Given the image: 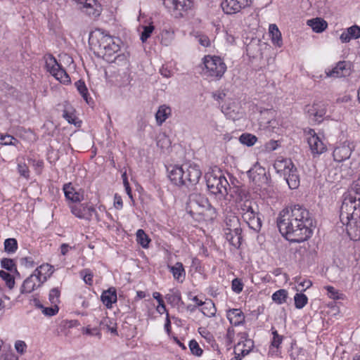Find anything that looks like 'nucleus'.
<instances>
[{
	"label": "nucleus",
	"instance_id": "9b49d317",
	"mask_svg": "<svg viewBox=\"0 0 360 360\" xmlns=\"http://www.w3.org/2000/svg\"><path fill=\"white\" fill-rule=\"evenodd\" d=\"M252 3V0H223L221 6L225 13L232 15L250 6Z\"/></svg>",
	"mask_w": 360,
	"mask_h": 360
},
{
	"label": "nucleus",
	"instance_id": "49530a36",
	"mask_svg": "<svg viewBox=\"0 0 360 360\" xmlns=\"http://www.w3.org/2000/svg\"><path fill=\"white\" fill-rule=\"evenodd\" d=\"M80 276L82 277L84 282L89 285H93L94 274L89 269H84L80 272Z\"/></svg>",
	"mask_w": 360,
	"mask_h": 360
},
{
	"label": "nucleus",
	"instance_id": "052dcab7",
	"mask_svg": "<svg viewBox=\"0 0 360 360\" xmlns=\"http://www.w3.org/2000/svg\"><path fill=\"white\" fill-rule=\"evenodd\" d=\"M273 334V340L271 342V345L274 347L278 348L282 342L283 337L278 335L277 330H274L272 332Z\"/></svg>",
	"mask_w": 360,
	"mask_h": 360
},
{
	"label": "nucleus",
	"instance_id": "2eb2a0df",
	"mask_svg": "<svg viewBox=\"0 0 360 360\" xmlns=\"http://www.w3.org/2000/svg\"><path fill=\"white\" fill-rule=\"evenodd\" d=\"M71 212L79 219L90 220L96 211L94 207L87 203L73 205L70 207Z\"/></svg>",
	"mask_w": 360,
	"mask_h": 360
},
{
	"label": "nucleus",
	"instance_id": "0e129e2a",
	"mask_svg": "<svg viewBox=\"0 0 360 360\" xmlns=\"http://www.w3.org/2000/svg\"><path fill=\"white\" fill-rule=\"evenodd\" d=\"M21 264L27 268L33 267L35 264L33 259L31 257H25L21 259Z\"/></svg>",
	"mask_w": 360,
	"mask_h": 360
},
{
	"label": "nucleus",
	"instance_id": "37998d69",
	"mask_svg": "<svg viewBox=\"0 0 360 360\" xmlns=\"http://www.w3.org/2000/svg\"><path fill=\"white\" fill-rule=\"evenodd\" d=\"M0 277L2 278L3 281H5L6 285L10 289H13L15 285V278L14 277L10 274L9 273L1 270L0 271Z\"/></svg>",
	"mask_w": 360,
	"mask_h": 360
},
{
	"label": "nucleus",
	"instance_id": "c756f323",
	"mask_svg": "<svg viewBox=\"0 0 360 360\" xmlns=\"http://www.w3.org/2000/svg\"><path fill=\"white\" fill-rule=\"evenodd\" d=\"M242 231H225L224 236L226 240L236 248H238L241 245Z\"/></svg>",
	"mask_w": 360,
	"mask_h": 360
},
{
	"label": "nucleus",
	"instance_id": "7c9ffc66",
	"mask_svg": "<svg viewBox=\"0 0 360 360\" xmlns=\"http://www.w3.org/2000/svg\"><path fill=\"white\" fill-rule=\"evenodd\" d=\"M307 23L316 33H321L328 27L327 22L319 18L308 20Z\"/></svg>",
	"mask_w": 360,
	"mask_h": 360
},
{
	"label": "nucleus",
	"instance_id": "e433bc0d",
	"mask_svg": "<svg viewBox=\"0 0 360 360\" xmlns=\"http://www.w3.org/2000/svg\"><path fill=\"white\" fill-rule=\"evenodd\" d=\"M257 141V136L249 133H243L239 137V141L248 147L254 146Z\"/></svg>",
	"mask_w": 360,
	"mask_h": 360
},
{
	"label": "nucleus",
	"instance_id": "c9c22d12",
	"mask_svg": "<svg viewBox=\"0 0 360 360\" xmlns=\"http://www.w3.org/2000/svg\"><path fill=\"white\" fill-rule=\"evenodd\" d=\"M75 112V110L71 105L68 104L65 105L63 111V117L68 122V123L76 124V116Z\"/></svg>",
	"mask_w": 360,
	"mask_h": 360
},
{
	"label": "nucleus",
	"instance_id": "bb28decb",
	"mask_svg": "<svg viewBox=\"0 0 360 360\" xmlns=\"http://www.w3.org/2000/svg\"><path fill=\"white\" fill-rule=\"evenodd\" d=\"M34 271L42 282L45 283L53 274L54 269L53 266L49 264H43L36 268Z\"/></svg>",
	"mask_w": 360,
	"mask_h": 360
},
{
	"label": "nucleus",
	"instance_id": "4c0bfd02",
	"mask_svg": "<svg viewBox=\"0 0 360 360\" xmlns=\"http://www.w3.org/2000/svg\"><path fill=\"white\" fill-rule=\"evenodd\" d=\"M4 250L8 254L15 253L18 248V242L15 238H10L4 240Z\"/></svg>",
	"mask_w": 360,
	"mask_h": 360
},
{
	"label": "nucleus",
	"instance_id": "0eeeda50",
	"mask_svg": "<svg viewBox=\"0 0 360 360\" xmlns=\"http://www.w3.org/2000/svg\"><path fill=\"white\" fill-rule=\"evenodd\" d=\"M202 75L212 81L220 79L226 71V65L219 56H205L203 58Z\"/></svg>",
	"mask_w": 360,
	"mask_h": 360
},
{
	"label": "nucleus",
	"instance_id": "f3484780",
	"mask_svg": "<svg viewBox=\"0 0 360 360\" xmlns=\"http://www.w3.org/2000/svg\"><path fill=\"white\" fill-rule=\"evenodd\" d=\"M308 143L311 153L314 155H320L326 150V146L321 138L315 133L314 129H309Z\"/></svg>",
	"mask_w": 360,
	"mask_h": 360
},
{
	"label": "nucleus",
	"instance_id": "de8ad7c7",
	"mask_svg": "<svg viewBox=\"0 0 360 360\" xmlns=\"http://www.w3.org/2000/svg\"><path fill=\"white\" fill-rule=\"evenodd\" d=\"M143 31L141 32L140 39L142 42H145L150 37L155 27L153 25H145L142 27Z\"/></svg>",
	"mask_w": 360,
	"mask_h": 360
},
{
	"label": "nucleus",
	"instance_id": "13d9d810",
	"mask_svg": "<svg viewBox=\"0 0 360 360\" xmlns=\"http://www.w3.org/2000/svg\"><path fill=\"white\" fill-rule=\"evenodd\" d=\"M312 285V282L310 280H304L297 281V291H305Z\"/></svg>",
	"mask_w": 360,
	"mask_h": 360
},
{
	"label": "nucleus",
	"instance_id": "7ed1b4c3",
	"mask_svg": "<svg viewBox=\"0 0 360 360\" xmlns=\"http://www.w3.org/2000/svg\"><path fill=\"white\" fill-rule=\"evenodd\" d=\"M89 44L106 60L112 61L111 57L120 51V39L114 38L102 30H96L89 35Z\"/></svg>",
	"mask_w": 360,
	"mask_h": 360
},
{
	"label": "nucleus",
	"instance_id": "680f3d73",
	"mask_svg": "<svg viewBox=\"0 0 360 360\" xmlns=\"http://www.w3.org/2000/svg\"><path fill=\"white\" fill-rule=\"evenodd\" d=\"M198 43L204 46V47H208L210 46V40L209 37L205 34H200L197 37Z\"/></svg>",
	"mask_w": 360,
	"mask_h": 360
},
{
	"label": "nucleus",
	"instance_id": "5701e85b",
	"mask_svg": "<svg viewBox=\"0 0 360 360\" xmlns=\"http://www.w3.org/2000/svg\"><path fill=\"white\" fill-rule=\"evenodd\" d=\"M101 300L103 304L108 309H111L112 304L117 302V292L114 288H110L107 290H104L101 296Z\"/></svg>",
	"mask_w": 360,
	"mask_h": 360
},
{
	"label": "nucleus",
	"instance_id": "ddd939ff",
	"mask_svg": "<svg viewBox=\"0 0 360 360\" xmlns=\"http://www.w3.org/2000/svg\"><path fill=\"white\" fill-rule=\"evenodd\" d=\"M354 149V145L352 142H344L340 144L333 150L334 160L341 162L349 159Z\"/></svg>",
	"mask_w": 360,
	"mask_h": 360
},
{
	"label": "nucleus",
	"instance_id": "473e14b6",
	"mask_svg": "<svg viewBox=\"0 0 360 360\" xmlns=\"http://www.w3.org/2000/svg\"><path fill=\"white\" fill-rule=\"evenodd\" d=\"M269 34L274 45L281 47L283 45L282 37L280 30L276 24H271L269 28Z\"/></svg>",
	"mask_w": 360,
	"mask_h": 360
},
{
	"label": "nucleus",
	"instance_id": "a211bd4d",
	"mask_svg": "<svg viewBox=\"0 0 360 360\" xmlns=\"http://www.w3.org/2000/svg\"><path fill=\"white\" fill-rule=\"evenodd\" d=\"M306 112L310 119L320 123L323 120L326 110L323 103H314L312 105L306 106Z\"/></svg>",
	"mask_w": 360,
	"mask_h": 360
},
{
	"label": "nucleus",
	"instance_id": "393cba45",
	"mask_svg": "<svg viewBox=\"0 0 360 360\" xmlns=\"http://www.w3.org/2000/svg\"><path fill=\"white\" fill-rule=\"evenodd\" d=\"M31 302L36 308L41 309L42 314L46 316H53L59 311L58 305L53 304L50 307H44L38 298H33Z\"/></svg>",
	"mask_w": 360,
	"mask_h": 360
},
{
	"label": "nucleus",
	"instance_id": "20e7f679",
	"mask_svg": "<svg viewBox=\"0 0 360 360\" xmlns=\"http://www.w3.org/2000/svg\"><path fill=\"white\" fill-rule=\"evenodd\" d=\"M359 217L360 196L352 191L345 193L340 209V222L345 225Z\"/></svg>",
	"mask_w": 360,
	"mask_h": 360
},
{
	"label": "nucleus",
	"instance_id": "f03ea898",
	"mask_svg": "<svg viewBox=\"0 0 360 360\" xmlns=\"http://www.w3.org/2000/svg\"><path fill=\"white\" fill-rule=\"evenodd\" d=\"M167 171L169 180L178 186L195 185L202 175L199 166L191 162L171 166Z\"/></svg>",
	"mask_w": 360,
	"mask_h": 360
},
{
	"label": "nucleus",
	"instance_id": "3c124183",
	"mask_svg": "<svg viewBox=\"0 0 360 360\" xmlns=\"http://www.w3.org/2000/svg\"><path fill=\"white\" fill-rule=\"evenodd\" d=\"M173 33L169 31H163L161 34V44L165 46H169L173 40Z\"/></svg>",
	"mask_w": 360,
	"mask_h": 360
},
{
	"label": "nucleus",
	"instance_id": "dca6fc26",
	"mask_svg": "<svg viewBox=\"0 0 360 360\" xmlns=\"http://www.w3.org/2000/svg\"><path fill=\"white\" fill-rule=\"evenodd\" d=\"M44 283L37 276L34 271L32 272L23 282L20 287L21 294L31 293L40 288Z\"/></svg>",
	"mask_w": 360,
	"mask_h": 360
},
{
	"label": "nucleus",
	"instance_id": "603ef678",
	"mask_svg": "<svg viewBox=\"0 0 360 360\" xmlns=\"http://www.w3.org/2000/svg\"><path fill=\"white\" fill-rule=\"evenodd\" d=\"M168 302L177 304L181 300V295L179 292H172L165 296Z\"/></svg>",
	"mask_w": 360,
	"mask_h": 360
},
{
	"label": "nucleus",
	"instance_id": "6ab92c4d",
	"mask_svg": "<svg viewBox=\"0 0 360 360\" xmlns=\"http://www.w3.org/2000/svg\"><path fill=\"white\" fill-rule=\"evenodd\" d=\"M63 190L65 198L72 202H80L84 200L83 194L79 191H77L71 183L65 184Z\"/></svg>",
	"mask_w": 360,
	"mask_h": 360
},
{
	"label": "nucleus",
	"instance_id": "a18cd8bd",
	"mask_svg": "<svg viewBox=\"0 0 360 360\" xmlns=\"http://www.w3.org/2000/svg\"><path fill=\"white\" fill-rule=\"evenodd\" d=\"M1 266L8 271L18 273L16 265L12 259L3 258L1 260Z\"/></svg>",
	"mask_w": 360,
	"mask_h": 360
},
{
	"label": "nucleus",
	"instance_id": "58836bf2",
	"mask_svg": "<svg viewBox=\"0 0 360 360\" xmlns=\"http://www.w3.org/2000/svg\"><path fill=\"white\" fill-rule=\"evenodd\" d=\"M272 300L278 304H282L286 302L288 298V292L284 289H281L273 293Z\"/></svg>",
	"mask_w": 360,
	"mask_h": 360
},
{
	"label": "nucleus",
	"instance_id": "864d4df0",
	"mask_svg": "<svg viewBox=\"0 0 360 360\" xmlns=\"http://www.w3.org/2000/svg\"><path fill=\"white\" fill-rule=\"evenodd\" d=\"M222 112L228 118L233 120L239 119L240 117L238 111L236 112L234 109L231 110V107L229 106L226 108L223 107Z\"/></svg>",
	"mask_w": 360,
	"mask_h": 360
},
{
	"label": "nucleus",
	"instance_id": "9d476101",
	"mask_svg": "<svg viewBox=\"0 0 360 360\" xmlns=\"http://www.w3.org/2000/svg\"><path fill=\"white\" fill-rule=\"evenodd\" d=\"M165 8L175 17L183 16V13L193 6L192 0H162Z\"/></svg>",
	"mask_w": 360,
	"mask_h": 360
},
{
	"label": "nucleus",
	"instance_id": "39448f33",
	"mask_svg": "<svg viewBox=\"0 0 360 360\" xmlns=\"http://www.w3.org/2000/svg\"><path fill=\"white\" fill-rule=\"evenodd\" d=\"M186 209L193 217L197 215H203L213 219L217 216L216 209L210 205L208 199L204 195L198 193H193L189 195Z\"/></svg>",
	"mask_w": 360,
	"mask_h": 360
},
{
	"label": "nucleus",
	"instance_id": "79ce46f5",
	"mask_svg": "<svg viewBox=\"0 0 360 360\" xmlns=\"http://www.w3.org/2000/svg\"><path fill=\"white\" fill-rule=\"evenodd\" d=\"M295 306L297 309H302L308 302V297L306 295L300 292L296 293L294 297Z\"/></svg>",
	"mask_w": 360,
	"mask_h": 360
},
{
	"label": "nucleus",
	"instance_id": "5fc2aeb1",
	"mask_svg": "<svg viewBox=\"0 0 360 360\" xmlns=\"http://www.w3.org/2000/svg\"><path fill=\"white\" fill-rule=\"evenodd\" d=\"M231 289L234 292L237 294H239L243 291V283L240 278H236L232 281Z\"/></svg>",
	"mask_w": 360,
	"mask_h": 360
},
{
	"label": "nucleus",
	"instance_id": "bf43d9fd",
	"mask_svg": "<svg viewBox=\"0 0 360 360\" xmlns=\"http://www.w3.org/2000/svg\"><path fill=\"white\" fill-rule=\"evenodd\" d=\"M352 39L360 38V27L357 25H352L347 29Z\"/></svg>",
	"mask_w": 360,
	"mask_h": 360
},
{
	"label": "nucleus",
	"instance_id": "a19ab883",
	"mask_svg": "<svg viewBox=\"0 0 360 360\" xmlns=\"http://www.w3.org/2000/svg\"><path fill=\"white\" fill-rule=\"evenodd\" d=\"M75 85L83 98L89 103V92L85 82L80 79L77 81Z\"/></svg>",
	"mask_w": 360,
	"mask_h": 360
},
{
	"label": "nucleus",
	"instance_id": "1a4fd4ad",
	"mask_svg": "<svg viewBox=\"0 0 360 360\" xmlns=\"http://www.w3.org/2000/svg\"><path fill=\"white\" fill-rule=\"evenodd\" d=\"M206 183L210 193L221 195L228 194V188H230V186L224 176L209 174L206 176Z\"/></svg>",
	"mask_w": 360,
	"mask_h": 360
},
{
	"label": "nucleus",
	"instance_id": "423d86ee",
	"mask_svg": "<svg viewBox=\"0 0 360 360\" xmlns=\"http://www.w3.org/2000/svg\"><path fill=\"white\" fill-rule=\"evenodd\" d=\"M239 212L250 229L258 232L262 225L259 205L252 200H245L239 202Z\"/></svg>",
	"mask_w": 360,
	"mask_h": 360
},
{
	"label": "nucleus",
	"instance_id": "8fccbe9b",
	"mask_svg": "<svg viewBox=\"0 0 360 360\" xmlns=\"http://www.w3.org/2000/svg\"><path fill=\"white\" fill-rule=\"evenodd\" d=\"M189 348L191 353L197 356H200L202 354V349L200 347L198 343L195 340H191L189 342Z\"/></svg>",
	"mask_w": 360,
	"mask_h": 360
},
{
	"label": "nucleus",
	"instance_id": "e2e57ef3",
	"mask_svg": "<svg viewBox=\"0 0 360 360\" xmlns=\"http://www.w3.org/2000/svg\"><path fill=\"white\" fill-rule=\"evenodd\" d=\"M27 348V345L24 341L17 340L15 343V349L20 354H23Z\"/></svg>",
	"mask_w": 360,
	"mask_h": 360
},
{
	"label": "nucleus",
	"instance_id": "ea45409f",
	"mask_svg": "<svg viewBox=\"0 0 360 360\" xmlns=\"http://www.w3.org/2000/svg\"><path fill=\"white\" fill-rule=\"evenodd\" d=\"M324 288L327 290V295L329 298L338 300H344L345 295L340 292L339 290H336L334 287L330 285L325 286Z\"/></svg>",
	"mask_w": 360,
	"mask_h": 360
},
{
	"label": "nucleus",
	"instance_id": "412c9836",
	"mask_svg": "<svg viewBox=\"0 0 360 360\" xmlns=\"http://www.w3.org/2000/svg\"><path fill=\"white\" fill-rule=\"evenodd\" d=\"M226 317L231 325L238 326L245 321V316L240 309H232L227 311Z\"/></svg>",
	"mask_w": 360,
	"mask_h": 360
},
{
	"label": "nucleus",
	"instance_id": "f257e3e1",
	"mask_svg": "<svg viewBox=\"0 0 360 360\" xmlns=\"http://www.w3.org/2000/svg\"><path fill=\"white\" fill-rule=\"evenodd\" d=\"M276 222L281 235L291 243H300L312 236L313 218L309 210L300 205L281 211Z\"/></svg>",
	"mask_w": 360,
	"mask_h": 360
},
{
	"label": "nucleus",
	"instance_id": "69168bd1",
	"mask_svg": "<svg viewBox=\"0 0 360 360\" xmlns=\"http://www.w3.org/2000/svg\"><path fill=\"white\" fill-rule=\"evenodd\" d=\"M1 360H19V359H18V357L13 352H6V353L1 354Z\"/></svg>",
	"mask_w": 360,
	"mask_h": 360
},
{
	"label": "nucleus",
	"instance_id": "4468645a",
	"mask_svg": "<svg viewBox=\"0 0 360 360\" xmlns=\"http://www.w3.org/2000/svg\"><path fill=\"white\" fill-rule=\"evenodd\" d=\"M351 72V63L345 60L339 61L331 70H326L327 77L334 78L347 77Z\"/></svg>",
	"mask_w": 360,
	"mask_h": 360
},
{
	"label": "nucleus",
	"instance_id": "cd10ccee",
	"mask_svg": "<svg viewBox=\"0 0 360 360\" xmlns=\"http://www.w3.org/2000/svg\"><path fill=\"white\" fill-rule=\"evenodd\" d=\"M171 108L165 104L160 105L155 113V120L158 126H161L171 115Z\"/></svg>",
	"mask_w": 360,
	"mask_h": 360
},
{
	"label": "nucleus",
	"instance_id": "a878e982",
	"mask_svg": "<svg viewBox=\"0 0 360 360\" xmlns=\"http://www.w3.org/2000/svg\"><path fill=\"white\" fill-rule=\"evenodd\" d=\"M293 166L294 165L290 159L283 158H278L274 164L276 172L282 175H284L287 170L292 169Z\"/></svg>",
	"mask_w": 360,
	"mask_h": 360
},
{
	"label": "nucleus",
	"instance_id": "338daca9",
	"mask_svg": "<svg viewBox=\"0 0 360 360\" xmlns=\"http://www.w3.org/2000/svg\"><path fill=\"white\" fill-rule=\"evenodd\" d=\"M352 37L349 34L347 30H345L340 36V39L342 43H347L352 39Z\"/></svg>",
	"mask_w": 360,
	"mask_h": 360
},
{
	"label": "nucleus",
	"instance_id": "f704fd0d",
	"mask_svg": "<svg viewBox=\"0 0 360 360\" xmlns=\"http://www.w3.org/2000/svg\"><path fill=\"white\" fill-rule=\"evenodd\" d=\"M137 243L143 248H148L150 242L148 236L143 229H138L136 233Z\"/></svg>",
	"mask_w": 360,
	"mask_h": 360
},
{
	"label": "nucleus",
	"instance_id": "6e6d98bb",
	"mask_svg": "<svg viewBox=\"0 0 360 360\" xmlns=\"http://www.w3.org/2000/svg\"><path fill=\"white\" fill-rule=\"evenodd\" d=\"M18 172L20 176L28 179L30 176L29 168L25 163H19L18 165Z\"/></svg>",
	"mask_w": 360,
	"mask_h": 360
},
{
	"label": "nucleus",
	"instance_id": "09e8293b",
	"mask_svg": "<svg viewBox=\"0 0 360 360\" xmlns=\"http://www.w3.org/2000/svg\"><path fill=\"white\" fill-rule=\"evenodd\" d=\"M60 292L58 288H52L49 295V300L51 304L58 305L59 303V297H60Z\"/></svg>",
	"mask_w": 360,
	"mask_h": 360
},
{
	"label": "nucleus",
	"instance_id": "c85d7f7f",
	"mask_svg": "<svg viewBox=\"0 0 360 360\" xmlns=\"http://www.w3.org/2000/svg\"><path fill=\"white\" fill-rule=\"evenodd\" d=\"M170 272L175 280L182 283L186 277V271L181 262H176L174 266H169Z\"/></svg>",
	"mask_w": 360,
	"mask_h": 360
},
{
	"label": "nucleus",
	"instance_id": "f8f14e48",
	"mask_svg": "<svg viewBox=\"0 0 360 360\" xmlns=\"http://www.w3.org/2000/svg\"><path fill=\"white\" fill-rule=\"evenodd\" d=\"M250 179L258 187L267 184L268 177L265 169L260 165H255L248 172Z\"/></svg>",
	"mask_w": 360,
	"mask_h": 360
},
{
	"label": "nucleus",
	"instance_id": "c03bdc74",
	"mask_svg": "<svg viewBox=\"0 0 360 360\" xmlns=\"http://www.w3.org/2000/svg\"><path fill=\"white\" fill-rule=\"evenodd\" d=\"M19 143V141L16 139L14 136L8 135V134H0V144L4 146H15Z\"/></svg>",
	"mask_w": 360,
	"mask_h": 360
},
{
	"label": "nucleus",
	"instance_id": "774afa93",
	"mask_svg": "<svg viewBox=\"0 0 360 360\" xmlns=\"http://www.w3.org/2000/svg\"><path fill=\"white\" fill-rule=\"evenodd\" d=\"M278 146V143L276 141H270L268 143H266L265 148L268 150H276Z\"/></svg>",
	"mask_w": 360,
	"mask_h": 360
},
{
	"label": "nucleus",
	"instance_id": "b1692460",
	"mask_svg": "<svg viewBox=\"0 0 360 360\" xmlns=\"http://www.w3.org/2000/svg\"><path fill=\"white\" fill-rule=\"evenodd\" d=\"M224 222V231H242L240 220L238 217L234 214H231L227 215L225 218Z\"/></svg>",
	"mask_w": 360,
	"mask_h": 360
},
{
	"label": "nucleus",
	"instance_id": "4d7b16f0",
	"mask_svg": "<svg viewBox=\"0 0 360 360\" xmlns=\"http://www.w3.org/2000/svg\"><path fill=\"white\" fill-rule=\"evenodd\" d=\"M170 145V141L169 138L163 134L160 136L157 141V146L161 148L169 147Z\"/></svg>",
	"mask_w": 360,
	"mask_h": 360
},
{
	"label": "nucleus",
	"instance_id": "aec40b11",
	"mask_svg": "<svg viewBox=\"0 0 360 360\" xmlns=\"http://www.w3.org/2000/svg\"><path fill=\"white\" fill-rule=\"evenodd\" d=\"M349 238L354 241H360V217L345 224Z\"/></svg>",
	"mask_w": 360,
	"mask_h": 360
},
{
	"label": "nucleus",
	"instance_id": "4be33fe9",
	"mask_svg": "<svg viewBox=\"0 0 360 360\" xmlns=\"http://www.w3.org/2000/svg\"><path fill=\"white\" fill-rule=\"evenodd\" d=\"M283 176L290 189L298 188L300 186V177L297 168L295 166L292 167V169L287 170V172Z\"/></svg>",
	"mask_w": 360,
	"mask_h": 360
},
{
	"label": "nucleus",
	"instance_id": "72a5a7b5",
	"mask_svg": "<svg viewBox=\"0 0 360 360\" xmlns=\"http://www.w3.org/2000/svg\"><path fill=\"white\" fill-rule=\"evenodd\" d=\"M201 311L207 317L214 316L217 312V309L212 300H209L204 302L202 305Z\"/></svg>",
	"mask_w": 360,
	"mask_h": 360
},
{
	"label": "nucleus",
	"instance_id": "6e6552de",
	"mask_svg": "<svg viewBox=\"0 0 360 360\" xmlns=\"http://www.w3.org/2000/svg\"><path fill=\"white\" fill-rule=\"evenodd\" d=\"M46 68L47 71L58 81L63 84L70 83V77L65 70L58 63L51 54L45 56Z\"/></svg>",
	"mask_w": 360,
	"mask_h": 360
},
{
	"label": "nucleus",
	"instance_id": "2f4dec72",
	"mask_svg": "<svg viewBox=\"0 0 360 360\" xmlns=\"http://www.w3.org/2000/svg\"><path fill=\"white\" fill-rule=\"evenodd\" d=\"M99 326L101 329L107 330L114 335H118L117 330V323L114 319H111L108 316L103 317V319L100 321Z\"/></svg>",
	"mask_w": 360,
	"mask_h": 360
}]
</instances>
